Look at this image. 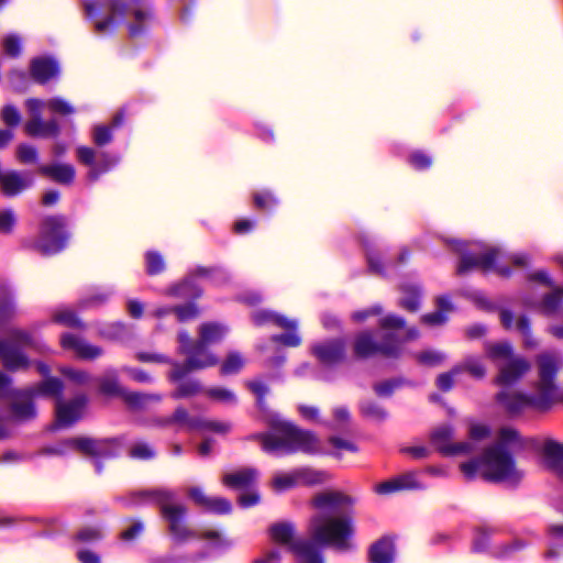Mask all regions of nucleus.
<instances>
[{
    "instance_id": "obj_5",
    "label": "nucleus",
    "mask_w": 563,
    "mask_h": 563,
    "mask_svg": "<svg viewBox=\"0 0 563 563\" xmlns=\"http://www.w3.org/2000/svg\"><path fill=\"white\" fill-rule=\"evenodd\" d=\"M70 236L68 219L65 214H46L38 223L36 239L26 242L24 247L36 251L43 256H53L67 247Z\"/></svg>"
},
{
    "instance_id": "obj_59",
    "label": "nucleus",
    "mask_w": 563,
    "mask_h": 563,
    "mask_svg": "<svg viewBox=\"0 0 563 563\" xmlns=\"http://www.w3.org/2000/svg\"><path fill=\"white\" fill-rule=\"evenodd\" d=\"M93 143L102 147L112 142V128L109 125H97L92 133Z\"/></svg>"
},
{
    "instance_id": "obj_56",
    "label": "nucleus",
    "mask_w": 563,
    "mask_h": 563,
    "mask_svg": "<svg viewBox=\"0 0 563 563\" xmlns=\"http://www.w3.org/2000/svg\"><path fill=\"white\" fill-rule=\"evenodd\" d=\"M46 104L48 110L53 113H57L60 115H70L75 113V108L65 99L59 97L49 99Z\"/></svg>"
},
{
    "instance_id": "obj_29",
    "label": "nucleus",
    "mask_w": 563,
    "mask_h": 563,
    "mask_svg": "<svg viewBox=\"0 0 563 563\" xmlns=\"http://www.w3.org/2000/svg\"><path fill=\"white\" fill-rule=\"evenodd\" d=\"M119 163V157L108 152L98 153L95 165L89 169L87 177L90 181H97L102 175L112 170Z\"/></svg>"
},
{
    "instance_id": "obj_24",
    "label": "nucleus",
    "mask_w": 563,
    "mask_h": 563,
    "mask_svg": "<svg viewBox=\"0 0 563 563\" xmlns=\"http://www.w3.org/2000/svg\"><path fill=\"white\" fill-rule=\"evenodd\" d=\"M25 133L31 137H53L60 134V126L56 119L48 121L29 120L24 125Z\"/></svg>"
},
{
    "instance_id": "obj_51",
    "label": "nucleus",
    "mask_w": 563,
    "mask_h": 563,
    "mask_svg": "<svg viewBox=\"0 0 563 563\" xmlns=\"http://www.w3.org/2000/svg\"><path fill=\"white\" fill-rule=\"evenodd\" d=\"M459 374H461V368L456 365L450 371L439 374L435 379L437 387L443 393L450 391L454 387V377Z\"/></svg>"
},
{
    "instance_id": "obj_62",
    "label": "nucleus",
    "mask_w": 563,
    "mask_h": 563,
    "mask_svg": "<svg viewBox=\"0 0 563 563\" xmlns=\"http://www.w3.org/2000/svg\"><path fill=\"white\" fill-rule=\"evenodd\" d=\"M144 531V525L141 520H133L132 525L119 534L120 540L132 542L139 538Z\"/></svg>"
},
{
    "instance_id": "obj_38",
    "label": "nucleus",
    "mask_w": 563,
    "mask_h": 563,
    "mask_svg": "<svg viewBox=\"0 0 563 563\" xmlns=\"http://www.w3.org/2000/svg\"><path fill=\"white\" fill-rule=\"evenodd\" d=\"M178 386L172 393V398L184 399L194 397L202 391V385L198 379H180L177 382Z\"/></svg>"
},
{
    "instance_id": "obj_23",
    "label": "nucleus",
    "mask_w": 563,
    "mask_h": 563,
    "mask_svg": "<svg viewBox=\"0 0 563 563\" xmlns=\"http://www.w3.org/2000/svg\"><path fill=\"white\" fill-rule=\"evenodd\" d=\"M38 174L48 177L58 184L70 185L74 183L76 172L74 166L70 164L57 163L40 166Z\"/></svg>"
},
{
    "instance_id": "obj_44",
    "label": "nucleus",
    "mask_w": 563,
    "mask_h": 563,
    "mask_svg": "<svg viewBox=\"0 0 563 563\" xmlns=\"http://www.w3.org/2000/svg\"><path fill=\"white\" fill-rule=\"evenodd\" d=\"M145 271L150 276L159 275L166 269L164 257L157 251H147L145 253Z\"/></svg>"
},
{
    "instance_id": "obj_9",
    "label": "nucleus",
    "mask_w": 563,
    "mask_h": 563,
    "mask_svg": "<svg viewBox=\"0 0 563 563\" xmlns=\"http://www.w3.org/2000/svg\"><path fill=\"white\" fill-rule=\"evenodd\" d=\"M401 341L394 333H386L378 343L371 331H362L354 338L352 350L356 360H367L377 354L385 357L398 358L401 354Z\"/></svg>"
},
{
    "instance_id": "obj_60",
    "label": "nucleus",
    "mask_w": 563,
    "mask_h": 563,
    "mask_svg": "<svg viewBox=\"0 0 563 563\" xmlns=\"http://www.w3.org/2000/svg\"><path fill=\"white\" fill-rule=\"evenodd\" d=\"M16 158L22 164L35 163L37 150L33 145L22 143L16 147Z\"/></svg>"
},
{
    "instance_id": "obj_28",
    "label": "nucleus",
    "mask_w": 563,
    "mask_h": 563,
    "mask_svg": "<svg viewBox=\"0 0 563 563\" xmlns=\"http://www.w3.org/2000/svg\"><path fill=\"white\" fill-rule=\"evenodd\" d=\"M357 407L360 415L368 421L383 423L389 418L388 410L376 400H360Z\"/></svg>"
},
{
    "instance_id": "obj_48",
    "label": "nucleus",
    "mask_w": 563,
    "mask_h": 563,
    "mask_svg": "<svg viewBox=\"0 0 563 563\" xmlns=\"http://www.w3.org/2000/svg\"><path fill=\"white\" fill-rule=\"evenodd\" d=\"M456 367L461 368V373L467 372L476 379H483L486 375L485 366L475 357L467 356L463 363L457 364Z\"/></svg>"
},
{
    "instance_id": "obj_30",
    "label": "nucleus",
    "mask_w": 563,
    "mask_h": 563,
    "mask_svg": "<svg viewBox=\"0 0 563 563\" xmlns=\"http://www.w3.org/2000/svg\"><path fill=\"white\" fill-rule=\"evenodd\" d=\"M402 297L399 306L409 312H416L420 308L421 288L417 285L404 284L400 286Z\"/></svg>"
},
{
    "instance_id": "obj_13",
    "label": "nucleus",
    "mask_w": 563,
    "mask_h": 563,
    "mask_svg": "<svg viewBox=\"0 0 563 563\" xmlns=\"http://www.w3.org/2000/svg\"><path fill=\"white\" fill-rule=\"evenodd\" d=\"M538 395H526L517 391L500 390L495 395V400L498 402L509 416H518L526 408L532 407L540 411H547L550 408L547 405L539 402Z\"/></svg>"
},
{
    "instance_id": "obj_61",
    "label": "nucleus",
    "mask_w": 563,
    "mask_h": 563,
    "mask_svg": "<svg viewBox=\"0 0 563 563\" xmlns=\"http://www.w3.org/2000/svg\"><path fill=\"white\" fill-rule=\"evenodd\" d=\"M416 358L422 365L437 366L445 360V355L437 351L428 350L417 354Z\"/></svg>"
},
{
    "instance_id": "obj_7",
    "label": "nucleus",
    "mask_w": 563,
    "mask_h": 563,
    "mask_svg": "<svg viewBox=\"0 0 563 563\" xmlns=\"http://www.w3.org/2000/svg\"><path fill=\"white\" fill-rule=\"evenodd\" d=\"M12 378L0 372V398L3 400H11L8 406L7 417L9 421L25 422L36 418L37 411L35 407V393L33 389L12 388Z\"/></svg>"
},
{
    "instance_id": "obj_4",
    "label": "nucleus",
    "mask_w": 563,
    "mask_h": 563,
    "mask_svg": "<svg viewBox=\"0 0 563 563\" xmlns=\"http://www.w3.org/2000/svg\"><path fill=\"white\" fill-rule=\"evenodd\" d=\"M179 343L178 354L186 356L184 363H172L173 369L168 374L170 382H178L185 378L189 373L202 371L219 364V357L212 353L206 344L190 338L186 330L177 334Z\"/></svg>"
},
{
    "instance_id": "obj_45",
    "label": "nucleus",
    "mask_w": 563,
    "mask_h": 563,
    "mask_svg": "<svg viewBox=\"0 0 563 563\" xmlns=\"http://www.w3.org/2000/svg\"><path fill=\"white\" fill-rule=\"evenodd\" d=\"M174 314L178 322H187L200 316V308L195 301H187L184 305L174 306Z\"/></svg>"
},
{
    "instance_id": "obj_25",
    "label": "nucleus",
    "mask_w": 563,
    "mask_h": 563,
    "mask_svg": "<svg viewBox=\"0 0 563 563\" xmlns=\"http://www.w3.org/2000/svg\"><path fill=\"white\" fill-rule=\"evenodd\" d=\"M189 273L197 280L198 278L207 279L214 285L227 284L230 280L228 272L220 265L203 266L197 265Z\"/></svg>"
},
{
    "instance_id": "obj_22",
    "label": "nucleus",
    "mask_w": 563,
    "mask_h": 563,
    "mask_svg": "<svg viewBox=\"0 0 563 563\" xmlns=\"http://www.w3.org/2000/svg\"><path fill=\"white\" fill-rule=\"evenodd\" d=\"M541 452L547 466L563 478V443L545 439Z\"/></svg>"
},
{
    "instance_id": "obj_52",
    "label": "nucleus",
    "mask_w": 563,
    "mask_h": 563,
    "mask_svg": "<svg viewBox=\"0 0 563 563\" xmlns=\"http://www.w3.org/2000/svg\"><path fill=\"white\" fill-rule=\"evenodd\" d=\"M253 201L256 209L261 211H272L278 203L276 197L269 191L255 192Z\"/></svg>"
},
{
    "instance_id": "obj_39",
    "label": "nucleus",
    "mask_w": 563,
    "mask_h": 563,
    "mask_svg": "<svg viewBox=\"0 0 563 563\" xmlns=\"http://www.w3.org/2000/svg\"><path fill=\"white\" fill-rule=\"evenodd\" d=\"M174 424L179 428H186L189 431L200 430L201 418L192 417L186 408L178 406L172 415Z\"/></svg>"
},
{
    "instance_id": "obj_41",
    "label": "nucleus",
    "mask_w": 563,
    "mask_h": 563,
    "mask_svg": "<svg viewBox=\"0 0 563 563\" xmlns=\"http://www.w3.org/2000/svg\"><path fill=\"white\" fill-rule=\"evenodd\" d=\"M244 364L245 362L241 353L231 351L220 366V374L222 376L238 374L243 368Z\"/></svg>"
},
{
    "instance_id": "obj_33",
    "label": "nucleus",
    "mask_w": 563,
    "mask_h": 563,
    "mask_svg": "<svg viewBox=\"0 0 563 563\" xmlns=\"http://www.w3.org/2000/svg\"><path fill=\"white\" fill-rule=\"evenodd\" d=\"M15 305L13 294L7 282L0 283V323H5L13 318Z\"/></svg>"
},
{
    "instance_id": "obj_55",
    "label": "nucleus",
    "mask_w": 563,
    "mask_h": 563,
    "mask_svg": "<svg viewBox=\"0 0 563 563\" xmlns=\"http://www.w3.org/2000/svg\"><path fill=\"white\" fill-rule=\"evenodd\" d=\"M206 394L212 398V399H216V400H219V401H222V402H225V404H236L238 402V397L235 396V394L228 389V388H224V387H212V388H209L206 390Z\"/></svg>"
},
{
    "instance_id": "obj_50",
    "label": "nucleus",
    "mask_w": 563,
    "mask_h": 563,
    "mask_svg": "<svg viewBox=\"0 0 563 563\" xmlns=\"http://www.w3.org/2000/svg\"><path fill=\"white\" fill-rule=\"evenodd\" d=\"M126 333V327L122 322L107 324L98 331L100 338L115 341L122 339Z\"/></svg>"
},
{
    "instance_id": "obj_19",
    "label": "nucleus",
    "mask_w": 563,
    "mask_h": 563,
    "mask_svg": "<svg viewBox=\"0 0 563 563\" xmlns=\"http://www.w3.org/2000/svg\"><path fill=\"white\" fill-rule=\"evenodd\" d=\"M165 295L185 301H196L202 297L203 289L188 272L181 280L169 286Z\"/></svg>"
},
{
    "instance_id": "obj_15",
    "label": "nucleus",
    "mask_w": 563,
    "mask_h": 563,
    "mask_svg": "<svg viewBox=\"0 0 563 563\" xmlns=\"http://www.w3.org/2000/svg\"><path fill=\"white\" fill-rule=\"evenodd\" d=\"M312 355L325 367H334L346 358V341L343 338L329 339L311 346Z\"/></svg>"
},
{
    "instance_id": "obj_20",
    "label": "nucleus",
    "mask_w": 563,
    "mask_h": 563,
    "mask_svg": "<svg viewBox=\"0 0 563 563\" xmlns=\"http://www.w3.org/2000/svg\"><path fill=\"white\" fill-rule=\"evenodd\" d=\"M395 556V538L391 536H383L372 543L367 551L369 563H394Z\"/></svg>"
},
{
    "instance_id": "obj_31",
    "label": "nucleus",
    "mask_w": 563,
    "mask_h": 563,
    "mask_svg": "<svg viewBox=\"0 0 563 563\" xmlns=\"http://www.w3.org/2000/svg\"><path fill=\"white\" fill-rule=\"evenodd\" d=\"M256 477L257 471L255 468L247 467L227 474L223 477V483L231 488H246L255 482Z\"/></svg>"
},
{
    "instance_id": "obj_32",
    "label": "nucleus",
    "mask_w": 563,
    "mask_h": 563,
    "mask_svg": "<svg viewBox=\"0 0 563 563\" xmlns=\"http://www.w3.org/2000/svg\"><path fill=\"white\" fill-rule=\"evenodd\" d=\"M29 388L34 390L35 397H54L56 401L63 399L64 383L58 377H48L42 380L37 386Z\"/></svg>"
},
{
    "instance_id": "obj_34",
    "label": "nucleus",
    "mask_w": 563,
    "mask_h": 563,
    "mask_svg": "<svg viewBox=\"0 0 563 563\" xmlns=\"http://www.w3.org/2000/svg\"><path fill=\"white\" fill-rule=\"evenodd\" d=\"M454 429L451 424H442L435 428L430 434V442L435 446L437 451L444 456L446 449L451 446Z\"/></svg>"
},
{
    "instance_id": "obj_21",
    "label": "nucleus",
    "mask_w": 563,
    "mask_h": 563,
    "mask_svg": "<svg viewBox=\"0 0 563 563\" xmlns=\"http://www.w3.org/2000/svg\"><path fill=\"white\" fill-rule=\"evenodd\" d=\"M59 73L58 63L52 57H36L31 60L30 74L37 84L44 85Z\"/></svg>"
},
{
    "instance_id": "obj_36",
    "label": "nucleus",
    "mask_w": 563,
    "mask_h": 563,
    "mask_svg": "<svg viewBox=\"0 0 563 563\" xmlns=\"http://www.w3.org/2000/svg\"><path fill=\"white\" fill-rule=\"evenodd\" d=\"M143 496H146L147 504H153L163 509L176 500V493L167 488L144 489Z\"/></svg>"
},
{
    "instance_id": "obj_37",
    "label": "nucleus",
    "mask_w": 563,
    "mask_h": 563,
    "mask_svg": "<svg viewBox=\"0 0 563 563\" xmlns=\"http://www.w3.org/2000/svg\"><path fill=\"white\" fill-rule=\"evenodd\" d=\"M122 399L131 410H142L151 401H161L162 397L156 394L129 391L125 389Z\"/></svg>"
},
{
    "instance_id": "obj_11",
    "label": "nucleus",
    "mask_w": 563,
    "mask_h": 563,
    "mask_svg": "<svg viewBox=\"0 0 563 563\" xmlns=\"http://www.w3.org/2000/svg\"><path fill=\"white\" fill-rule=\"evenodd\" d=\"M159 515L167 525V531L174 544L183 545L198 538L197 532L188 526V509L184 504L175 500Z\"/></svg>"
},
{
    "instance_id": "obj_53",
    "label": "nucleus",
    "mask_w": 563,
    "mask_h": 563,
    "mask_svg": "<svg viewBox=\"0 0 563 563\" xmlns=\"http://www.w3.org/2000/svg\"><path fill=\"white\" fill-rule=\"evenodd\" d=\"M205 510L217 515H228L232 511V505L224 497H209V503H207Z\"/></svg>"
},
{
    "instance_id": "obj_1",
    "label": "nucleus",
    "mask_w": 563,
    "mask_h": 563,
    "mask_svg": "<svg viewBox=\"0 0 563 563\" xmlns=\"http://www.w3.org/2000/svg\"><path fill=\"white\" fill-rule=\"evenodd\" d=\"M356 499L339 489H327L313 495L310 506L317 510L308 522L309 541H312L325 563L323 549L347 551L355 534L354 506Z\"/></svg>"
},
{
    "instance_id": "obj_46",
    "label": "nucleus",
    "mask_w": 563,
    "mask_h": 563,
    "mask_svg": "<svg viewBox=\"0 0 563 563\" xmlns=\"http://www.w3.org/2000/svg\"><path fill=\"white\" fill-rule=\"evenodd\" d=\"M563 298V288L555 287L552 292L547 294L541 301V308L547 314L558 311Z\"/></svg>"
},
{
    "instance_id": "obj_47",
    "label": "nucleus",
    "mask_w": 563,
    "mask_h": 563,
    "mask_svg": "<svg viewBox=\"0 0 563 563\" xmlns=\"http://www.w3.org/2000/svg\"><path fill=\"white\" fill-rule=\"evenodd\" d=\"M129 456L133 460L148 461L156 456V452L150 443L139 441L130 448Z\"/></svg>"
},
{
    "instance_id": "obj_18",
    "label": "nucleus",
    "mask_w": 563,
    "mask_h": 563,
    "mask_svg": "<svg viewBox=\"0 0 563 563\" xmlns=\"http://www.w3.org/2000/svg\"><path fill=\"white\" fill-rule=\"evenodd\" d=\"M530 363L523 357H512L510 361L500 367L498 375L495 378V384L500 386H512L521 377L530 371Z\"/></svg>"
},
{
    "instance_id": "obj_35",
    "label": "nucleus",
    "mask_w": 563,
    "mask_h": 563,
    "mask_svg": "<svg viewBox=\"0 0 563 563\" xmlns=\"http://www.w3.org/2000/svg\"><path fill=\"white\" fill-rule=\"evenodd\" d=\"M100 394L108 397H123L125 388H123L118 378L114 369L107 372V374L99 379Z\"/></svg>"
},
{
    "instance_id": "obj_40",
    "label": "nucleus",
    "mask_w": 563,
    "mask_h": 563,
    "mask_svg": "<svg viewBox=\"0 0 563 563\" xmlns=\"http://www.w3.org/2000/svg\"><path fill=\"white\" fill-rule=\"evenodd\" d=\"M53 321L55 323H59L73 329H86V323L78 317V314L74 310L70 309L56 311L53 314Z\"/></svg>"
},
{
    "instance_id": "obj_2",
    "label": "nucleus",
    "mask_w": 563,
    "mask_h": 563,
    "mask_svg": "<svg viewBox=\"0 0 563 563\" xmlns=\"http://www.w3.org/2000/svg\"><path fill=\"white\" fill-rule=\"evenodd\" d=\"M520 440L517 429L503 427L498 431V439L495 443L485 448L479 457L462 463L460 468L468 479H473L482 470L481 476L486 482L508 483L517 486L523 477V472L517 467L516 459L509 446L520 443Z\"/></svg>"
},
{
    "instance_id": "obj_8",
    "label": "nucleus",
    "mask_w": 563,
    "mask_h": 563,
    "mask_svg": "<svg viewBox=\"0 0 563 563\" xmlns=\"http://www.w3.org/2000/svg\"><path fill=\"white\" fill-rule=\"evenodd\" d=\"M269 536L275 543L286 545L297 558L296 563H320L314 544L309 539H295V526L291 522H277L269 527Z\"/></svg>"
},
{
    "instance_id": "obj_57",
    "label": "nucleus",
    "mask_w": 563,
    "mask_h": 563,
    "mask_svg": "<svg viewBox=\"0 0 563 563\" xmlns=\"http://www.w3.org/2000/svg\"><path fill=\"white\" fill-rule=\"evenodd\" d=\"M16 225V216L10 208L0 210V233L11 234Z\"/></svg>"
},
{
    "instance_id": "obj_27",
    "label": "nucleus",
    "mask_w": 563,
    "mask_h": 563,
    "mask_svg": "<svg viewBox=\"0 0 563 563\" xmlns=\"http://www.w3.org/2000/svg\"><path fill=\"white\" fill-rule=\"evenodd\" d=\"M402 387H416V383L404 376H396L375 383L373 391L379 398H389Z\"/></svg>"
},
{
    "instance_id": "obj_14",
    "label": "nucleus",
    "mask_w": 563,
    "mask_h": 563,
    "mask_svg": "<svg viewBox=\"0 0 563 563\" xmlns=\"http://www.w3.org/2000/svg\"><path fill=\"white\" fill-rule=\"evenodd\" d=\"M88 397L85 394H78L68 401L59 399L55 405V426L56 428H69L78 422L82 417L88 405Z\"/></svg>"
},
{
    "instance_id": "obj_17",
    "label": "nucleus",
    "mask_w": 563,
    "mask_h": 563,
    "mask_svg": "<svg viewBox=\"0 0 563 563\" xmlns=\"http://www.w3.org/2000/svg\"><path fill=\"white\" fill-rule=\"evenodd\" d=\"M60 345L65 350L74 351L77 357L81 360L91 361L103 354V350L100 346L90 344L73 333L62 334Z\"/></svg>"
},
{
    "instance_id": "obj_54",
    "label": "nucleus",
    "mask_w": 563,
    "mask_h": 563,
    "mask_svg": "<svg viewBox=\"0 0 563 563\" xmlns=\"http://www.w3.org/2000/svg\"><path fill=\"white\" fill-rule=\"evenodd\" d=\"M408 162L416 170H426L430 168L433 163L432 158L428 154L419 150L413 151L409 155Z\"/></svg>"
},
{
    "instance_id": "obj_42",
    "label": "nucleus",
    "mask_w": 563,
    "mask_h": 563,
    "mask_svg": "<svg viewBox=\"0 0 563 563\" xmlns=\"http://www.w3.org/2000/svg\"><path fill=\"white\" fill-rule=\"evenodd\" d=\"M245 386L255 395L258 410L262 412H267L268 407L265 401V397L269 393L268 386L260 379L249 380L245 383Z\"/></svg>"
},
{
    "instance_id": "obj_26",
    "label": "nucleus",
    "mask_w": 563,
    "mask_h": 563,
    "mask_svg": "<svg viewBox=\"0 0 563 563\" xmlns=\"http://www.w3.org/2000/svg\"><path fill=\"white\" fill-rule=\"evenodd\" d=\"M227 333L228 328L220 322H203L199 325V338L197 340L207 346H210L212 344L220 343Z\"/></svg>"
},
{
    "instance_id": "obj_49",
    "label": "nucleus",
    "mask_w": 563,
    "mask_h": 563,
    "mask_svg": "<svg viewBox=\"0 0 563 563\" xmlns=\"http://www.w3.org/2000/svg\"><path fill=\"white\" fill-rule=\"evenodd\" d=\"M296 476L301 478L307 485H318L327 482L329 475L324 471H317L312 468H301L296 472Z\"/></svg>"
},
{
    "instance_id": "obj_6",
    "label": "nucleus",
    "mask_w": 563,
    "mask_h": 563,
    "mask_svg": "<svg viewBox=\"0 0 563 563\" xmlns=\"http://www.w3.org/2000/svg\"><path fill=\"white\" fill-rule=\"evenodd\" d=\"M24 347H40L33 334L24 329H10L8 339L0 340V360L7 371L18 372L30 367L31 361L23 352Z\"/></svg>"
},
{
    "instance_id": "obj_63",
    "label": "nucleus",
    "mask_w": 563,
    "mask_h": 563,
    "mask_svg": "<svg viewBox=\"0 0 563 563\" xmlns=\"http://www.w3.org/2000/svg\"><path fill=\"white\" fill-rule=\"evenodd\" d=\"M368 269L378 276L385 277L386 276V268L382 261V257L376 252H368L366 255Z\"/></svg>"
},
{
    "instance_id": "obj_43",
    "label": "nucleus",
    "mask_w": 563,
    "mask_h": 563,
    "mask_svg": "<svg viewBox=\"0 0 563 563\" xmlns=\"http://www.w3.org/2000/svg\"><path fill=\"white\" fill-rule=\"evenodd\" d=\"M486 356L492 361L512 358V345L509 342L486 343Z\"/></svg>"
},
{
    "instance_id": "obj_64",
    "label": "nucleus",
    "mask_w": 563,
    "mask_h": 563,
    "mask_svg": "<svg viewBox=\"0 0 563 563\" xmlns=\"http://www.w3.org/2000/svg\"><path fill=\"white\" fill-rule=\"evenodd\" d=\"M379 327L383 330H397L406 327V320L397 314H387L379 320Z\"/></svg>"
},
{
    "instance_id": "obj_16",
    "label": "nucleus",
    "mask_w": 563,
    "mask_h": 563,
    "mask_svg": "<svg viewBox=\"0 0 563 563\" xmlns=\"http://www.w3.org/2000/svg\"><path fill=\"white\" fill-rule=\"evenodd\" d=\"M498 254L499 250L497 247H490L481 256L471 253L463 254L460 258L456 273L464 275L473 268H481L484 272L493 269Z\"/></svg>"
},
{
    "instance_id": "obj_58",
    "label": "nucleus",
    "mask_w": 563,
    "mask_h": 563,
    "mask_svg": "<svg viewBox=\"0 0 563 563\" xmlns=\"http://www.w3.org/2000/svg\"><path fill=\"white\" fill-rule=\"evenodd\" d=\"M110 295H111V292H99V294L86 297L78 301L77 307L80 310L100 307L109 300Z\"/></svg>"
},
{
    "instance_id": "obj_3",
    "label": "nucleus",
    "mask_w": 563,
    "mask_h": 563,
    "mask_svg": "<svg viewBox=\"0 0 563 563\" xmlns=\"http://www.w3.org/2000/svg\"><path fill=\"white\" fill-rule=\"evenodd\" d=\"M268 426L269 432L253 433L249 437L252 441H258L264 452L278 456L298 452L308 455L321 453L320 440L313 431L301 429L278 416L269 417Z\"/></svg>"
},
{
    "instance_id": "obj_12",
    "label": "nucleus",
    "mask_w": 563,
    "mask_h": 563,
    "mask_svg": "<svg viewBox=\"0 0 563 563\" xmlns=\"http://www.w3.org/2000/svg\"><path fill=\"white\" fill-rule=\"evenodd\" d=\"M124 437L96 439L91 437H75L66 439V443L86 456L92 459H112L118 456V449L123 445Z\"/></svg>"
},
{
    "instance_id": "obj_10",
    "label": "nucleus",
    "mask_w": 563,
    "mask_h": 563,
    "mask_svg": "<svg viewBox=\"0 0 563 563\" xmlns=\"http://www.w3.org/2000/svg\"><path fill=\"white\" fill-rule=\"evenodd\" d=\"M536 362L539 376V380L536 383L538 400L551 408L558 389L555 378L560 369V360L556 354L544 352L537 356Z\"/></svg>"
}]
</instances>
